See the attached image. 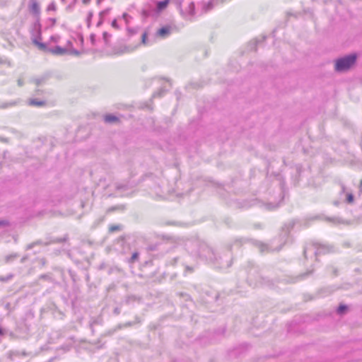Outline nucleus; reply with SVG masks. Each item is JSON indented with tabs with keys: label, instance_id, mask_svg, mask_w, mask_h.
I'll use <instances>...</instances> for the list:
<instances>
[{
	"label": "nucleus",
	"instance_id": "obj_16",
	"mask_svg": "<svg viewBox=\"0 0 362 362\" xmlns=\"http://www.w3.org/2000/svg\"><path fill=\"white\" fill-rule=\"evenodd\" d=\"M18 257H19V255L18 253H13L9 255H7L5 257V262L6 263L11 262Z\"/></svg>",
	"mask_w": 362,
	"mask_h": 362
},
{
	"label": "nucleus",
	"instance_id": "obj_13",
	"mask_svg": "<svg viewBox=\"0 0 362 362\" xmlns=\"http://www.w3.org/2000/svg\"><path fill=\"white\" fill-rule=\"evenodd\" d=\"M136 301H140V298L136 297V296H128L124 300V303L127 305H129Z\"/></svg>",
	"mask_w": 362,
	"mask_h": 362
},
{
	"label": "nucleus",
	"instance_id": "obj_6",
	"mask_svg": "<svg viewBox=\"0 0 362 362\" xmlns=\"http://www.w3.org/2000/svg\"><path fill=\"white\" fill-rule=\"evenodd\" d=\"M30 11L34 15L39 16L40 13V8L39 4L36 0H30L29 5Z\"/></svg>",
	"mask_w": 362,
	"mask_h": 362
},
{
	"label": "nucleus",
	"instance_id": "obj_51",
	"mask_svg": "<svg viewBox=\"0 0 362 362\" xmlns=\"http://www.w3.org/2000/svg\"><path fill=\"white\" fill-rule=\"evenodd\" d=\"M100 269H103V265L101 264L100 267Z\"/></svg>",
	"mask_w": 362,
	"mask_h": 362
},
{
	"label": "nucleus",
	"instance_id": "obj_2",
	"mask_svg": "<svg viewBox=\"0 0 362 362\" xmlns=\"http://www.w3.org/2000/svg\"><path fill=\"white\" fill-rule=\"evenodd\" d=\"M356 59V55H351L340 59L336 62L335 69L338 71H346L354 64Z\"/></svg>",
	"mask_w": 362,
	"mask_h": 362
},
{
	"label": "nucleus",
	"instance_id": "obj_17",
	"mask_svg": "<svg viewBox=\"0 0 362 362\" xmlns=\"http://www.w3.org/2000/svg\"><path fill=\"white\" fill-rule=\"evenodd\" d=\"M139 253L138 252H134L132 254V257L129 259L128 262L130 264H133L135 262L139 260Z\"/></svg>",
	"mask_w": 362,
	"mask_h": 362
},
{
	"label": "nucleus",
	"instance_id": "obj_49",
	"mask_svg": "<svg viewBox=\"0 0 362 362\" xmlns=\"http://www.w3.org/2000/svg\"><path fill=\"white\" fill-rule=\"evenodd\" d=\"M41 92H42V90H40V89H37V90H36V94H37V95H39Z\"/></svg>",
	"mask_w": 362,
	"mask_h": 362
},
{
	"label": "nucleus",
	"instance_id": "obj_29",
	"mask_svg": "<svg viewBox=\"0 0 362 362\" xmlns=\"http://www.w3.org/2000/svg\"><path fill=\"white\" fill-rule=\"evenodd\" d=\"M68 54L78 56L80 54V52L76 49H71L69 50Z\"/></svg>",
	"mask_w": 362,
	"mask_h": 362
},
{
	"label": "nucleus",
	"instance_id": "obj_8",
	"mask_svg": "<svg viewBox=\"0 0 362 362\" xmlns=\"http://www.w3.org/2000/svg\"><path fill=\"white\" fill-rule=\"evenodd\" d=\"M68 240V235H65L63 238H51L49 240L45 242V245H49L55 243H62L66 242Z\"/></svg>",
	"mask_w": 362,
	"mask_h": 362
},
{
	"label": "nucleus",
	"instance_id": "obj_30",
	"mask_svg": "<svg viewBox=\"0 0 362 362\" xmlns=\"http://www.w3.org/2000/svg\"><path fill=\"white\" fill-rule=\"evenodd\" d=\"M90 42L92 44V45H95V42H96V36L95 34H91L90 36Z\"/></svg>",
	"mask_w": 362,
	"mask_h": 362
},
{
	"label": "nucleus",
	"instance_id": "obj_35",
	"mask_svg": "<svg viewBox=\"0 0 362 362\" xmlns=\"http://www.w3.org/2000/svg\"><path fill=\"white\" fill-rule=\"evenodd\" d=\"M38 262H39L41 266H42V267H44L46 264V263H47V260H46V259L45 257L40 258L38 259Z\"/></svg>",
	"mask_w": 362,
	"mask_h": 362
},
{
	"label": "nucleus",
	"instance_id": "obj_26",
	"mask_svg": "<svg viewBox=\"0 0 362 362\" xmlns=\"http://www.w3.org/2000/svg\"><path fill=\"white\" fill-rule=\"evenodd\" d=\"M146 40H147V33L144 32L141 36V43L144 45H146L147 44Z\"/></svg>",
	"mask_w": 362,
	"mask_h": 362
},
{
	"label": "nucleus",
	"instance_id": "obj_48",
	"mask_svg": "<svg viewBox=\"0 0 362 362\" xmlns=\"http://www.w3.org/2000/svg\"><path fill=\"white\" fill-rule=\"evenodd\" d=\"M90 1V0H83V3L85 4H88Z\"/></svg>",
	"mask_w": 362,
	"mask_h": 362
},
{
	"label": "nucleus",
	"instance_id": "obj_43",
	"mask_svg": "<svg viewBox=\"0 0 362 362\" xmlns=\"http://www.w3.org/2000/svg\"><path fill=\"white\" fill-rule=\"evenodd\" d=\"M17 82L19 86H23L24 84L23 80L21 78H19Z\"/></svg>",
	"mask_w": 362,
	"mask_h": 362
},
{
	"label": "nucleus",
	"instance_id": "obj_31",
	"mask_svg": "<svg viewBox=\"0 0 362 362\" xmlns=\"http://www.w3.org/2000/svg\"><path fill=\"white\" fill-rule=\"evenodd\" d=\"M117 209H122L123 210L124 209V206H112L111 208H110L108 209V211H114Z\"/></svg>",
	"mask_w": 362,
	"mask_h": 362
},
{
	"label": "nucleus",
	"instance_id": "obj_15",
	"mask_svg": "<svg viewBox=\"0 0 362 362\" xmlns=\"http://www.w3.org/2000/svg\"><path fill=\"white\" fill-rule=\"evenodd\" d=\"M102 323V319L100 317H97L92 319L90 322V327L92 329V332H94L93 326L95 325H100Z\"/></svg>",
	"mask_w": 362,
	"mask_h": 362
},
{
	"label": "nucleus",
	"instance_id": "obj_38",
	"mask_svg": "<svg viewBox=\"0 0 362 362\" xmlns=\"http://www.w3.org/2000/svg\"><path fill=\"white\" fill-rule=\"evenodd\" d=\"M347 202L352 203L354 202V196L351 194H347Z\"/></svg>",
	"mask_w": 362,
	"mask_h": 362
},
{
	"label": "nucleus",
	"instance_id": "obj_42",
	"mask_svg": "<svg viewBox=\"0 0 362 362\" xmlns=\"http://www.w3.org/2000/svg\"><path fill=\"white\" fill-rule=\"evenodd\" d=\"M49 21L51 22V23H52L51 25L54 26L55 25L57 21H56V18H49Z\"/></svg>",
	"mask_w": 362,
	"mask_h": 362
},
{
	"label": "nucleus",
	"instance_id": "obj_3",
	"mask_svg": "<svg viewBox=\"0 0 362 362\" xmlns=\"http://www.w3.org/2000/svg\"><path fill=\"white\" fill-rule=\"evenodd\" d=\"M155 79H158L159 81V82L161 83L162 86L160 88L158 91L155 92L153 94L152 97L153 98L161 97L171 87L170 81L169 79H166V78H155Z\"/></svg>",
	"mask_w": 362,
	"mask_h": 362
},
{
	"label": "nucleus",
	"instance_id": "obj_24",
	"mask_svg": "<svg viewBox=\"0 0 362 362\" xmlns=\"http://www.w3.org/2000/svg\"><path fill=\"white\" fill-rule=\"evenodd\" d=\"M45 80L46 78L45 77H42L39 78H35L33 80V81L37 86H40L41 83H44Z\"/></svg>",
	"mask_w": 362,
	"mask_h": 362
},
{
	"label": "nucleus",
	"instance_id": "obj_14",
	"mask_svg": "<svg viewBox=\"0 0 362 362\" xmlns=\"http://www.w3.org/2000/svg\"><path fill=\"white\" fill-rule=\"evenodd\" d=\"M45 242H43L41 240H36L35 242H33L30 244H28L26 247V250H31L36 245H45Z\"/></svg>",
	"mask_w": 362,
	"mask_h": 362
},
{
	"label": "nucleus",
	"instance_id": "obj_5",
	"mask_svg": "<svg viewBox=\"0 0 362 362\" xmlns=\"http://www.w3.org/2000/svg\"><path fill=\"white\" fill-rule=\"evenodd\" d=\"M169 4V0H163L156 1V6L153 7L154 11L158 13L165 9Z\"/></svg>",
	"mask_w": 362,
	"mask_h": 362
},
{
	"label": "nucleus",
	"instance_id": "obj_34",
	"mask_svg": "<svg viewBox=\"0 0 362 362\" xmlns=\"http://www.w3.org/2000/svg\"><path fill=\"white\" fill-rule=\"evenodd\" d=\"M9 225L8 221L5 220H0V227H5Z\"/></svg>",
	"mask_w": 362,
	"mask_h": 362
},
{
	"label": "nucleus",
	"instance_id": "obj_4",
	"mask_svg": "<svg viewBox=\"0 0 362 362\" xmlns=\"http://www.w3.org/2000/svg\"><path fill=\"white\" fill-rule=\"evenodd\" d=\"M45 52H49L57 56H64L69 52V49L66 48L61 47L60 46H55L54 47H48L47 49H42Z\"/></svg>",
	"mask_w": 362,
	"mask_h": 362
},
{
	"label": "nucleus",
	"instance_id": "obj_52",
	"mask_svg": "<svg viewBox=\"0 0 362 362\" xmlns=\"http://www.w3.org/2000/svg\"><path fill=\"white\" fill-rule=\"evenodd\" d=\"M62 1H64V0H62Z\"/></svg>",
	"mask_w": 362,
	"mask_h": 362
},
{
	"label": "nucleus",
	"instance_id": "obj_25",
	"mask_svg": "<svg viewBox=\"0 0 362 362\" xmlns=\"http://www.w3.org/2000/svg\"><path fill=\"white\" fill-rule=\"evenodd\" d=\"M109 11H110V9L107 8V9H105V10L102 11L101 12H100V13H99L100 18H104V17L108 14Z\"/></svg>",
	"mask_w": 362,
	"mask_h": 362
},
{
	"label": "nucleus",
	"instance_id": "obj_36",
	"mask_svg": "<svg viewBox=\"0 0 362 362\" xmlns=\"http://www.w3.org/2000/svg\"><path fill=\"white\" fill-rule=\"evenodd\" d=\"M5 309L6 310H8V313H10L11 311H12V309H11V305L10 303H7L6 305H5Z\"/></svg>",
	"mask_w": 362,
	"mask_h": 362
},
{
	"label": "nucleus",
	"instance_id": "obj_28",
	"mask_svg": "<svg viewBox=\"0 0 362 362\" xmlns=\"http://www.w3.org/2000/svg\"><path fill=\"white\" fill-rule=\"evenodd\" d=\"M92 17H93V13L92 12H89L88 14V16H87V25H88V27H90V25Z\"/></svg>",
	"mask_w": 362,
	"mask_h": 362
},
{
	"label": "nucleus",
	"instance_id": "obj_19",
	"mask_svg": "<svg viewBox=\"0 0 362 362\" xmlns=\"http://www.w3.org/2000/svg\"><path fill=\"white\" fill-rule=\"evenodd\" d=\"M140 322H141L140 318L138 316H136L135 317V321H134V322H127L124 324V327H131V326H133L134 325H135L136 323H140Z\"/></svg>",
	"mask_w": 362,
	"mask_h": 362
},
{
	"label": "nucleus",
	"instance_id": "obj_37",
	"mask_svg": "<svg viewBox=\"0 0 362 362\" xmlns=\"http://www.w3.org/2000/svg\"><path fill=\"white\" fill-rule=\"evenodd\" d=\"M112 26L116 29L119 28V25L116 19H114L111 23Z\"/></svg>",
	"mask_w": 362,
	"mask_h": 362
},
{
	"label": "nucleus",
	"instance_id": "obj_44",
	"mask_svg": "<svg viewBox=\"0 0 362 362\" xmlns=\"http://www.w3.org/2000/svg\"><path fill=\"white\" fill-rule=\"evenodd\" d=\"M28 259V255H25L23 256L21 259V263H24L27 259Z\"/></svg>",
	"mask_w": 362,
	"mask_h": 362
},
{
	"label": "nucleus",
	"instance_id": "obj_40",
	"mask_svg": "<svg viewBox=\"0 0 362 362\" xmlns=\"http://www.w3.org/2000/svg\"><path fill=\"white\" fill-rule=\"evenodd\" d=\"M346 309V307L345 305H340L338 308V312L339 313H342Z\"/></svg>",
	"mask_w": 362,
	"mask_h": 362
},
{
	"label": "nucleus",
	"instance_id": "obj_27",
	"mask_svg": "<svg viewBox=\"0 0 362 362\" xmlns=\"http://www.w3.org/2000/svg\"><path fill=\"white\" fill-rule=\"evenodd\" d=\"M14 105H15V103H3L1 105H0V108L5 109L8 107L13 106Z\"/></svg>",
	"mask_w": 362,
	"mask_h": 362
},
{
	"label": "nucleus",
	"instance_id": "obj_41",
	"mask_svg": "<svg viewBox=\"0 0 362 362\" xmlns=\"http://www.w3.org/2000/svg\"><path fill=\"white\" fill-rule=\"evenodd\" d=\"M120 312H121L120 308H118V307L115 308L114 309V310H113V313H114L115 315H119V314H120Z\"/></svg>",
	"mask_w": 362,
	"mask_h": 362
},
{
	"label": "nucleus",
	"instance_id": "obj_9",
	"mask_svg": "<svg viewBox=\"0 0 362 362\" xmlns=\"http://www.w3.org/2000/svg\"><path fill=\"white\" fill-rule=\"evenodd\" d=\"M115 189L117 192H120L122 193L125 192L126 191L131 189V187L128 183H115Z\"/></svg>",
	"mask_w": 362,
	"mask_h": 362
},
{
	"label": "nucleus",
	"instance_id": "obj_12",
	"mask_svg": "<svg viewBox=\"0 0 362 362\" xmlns=\"http://www.w3.org/2000/svg\"><path fill=\"white\" fill-rule=\"evenodd\" d=\"M106 123H114L119 121V118L113 115L109 114L104 117Z\"/></svg>",
	"mask_w": 362,
	"mask_h": 362
},
{
	"label": "nucleus",
	"instance_id": "obj_33",
	"mask_svg": "<svg viewBox=\"0 0 362 362\" xmlns=\"http://www.w3.org/2000/svg\"><path fill=\"white\" fill-rule=\"evenodd\" d=\"M59 40V37L58 35H52L50 37V41L53 42H57Z\"/></svg>",
	"mask_w": 362,
	"mask_h": 362
},
{
	"label": "nucleus",
	"instance_id": "obj_32",
	"mask_svg": "<svg viewBox=\"0 0 362 362\" xmlns=\"http://www.w3.org/2000/svg\"><path fill=\"white\" fill-rule=\"evenodd\" d=\"M55 10H56V5L54 2H52L48 6L47 11H55Z\"/></svg>",
	"mask_w": 362,
	"mask_h": 362
},
{
	"label": "nucleus",
	"instance_id": "obj_50",
	"mask_svg": "<svg viewBox=\"0 0 362 362\" xmlns=\"http://www.w3.org/2000/svg\"><path fill=\"white\" fill-rule=\"evenodd\" d=\"M68 45H70V46H71V45H72V42H71V41H69V42H68Z\"/></svg>",
	"mask_w": 362,
	"mask_h": 362
},
{
	"label": "nucleus",
	"instance_id": "obj_21",
	"mask_svg": "<svg viewBox=\"0 0 362 362\" xmlns=\"http://www.w3.org/2000/svg\"><path fill=\"white\" fill-rule=\"evenodd\" d=\"M121 229V226L119 225H112L109 228V232L114 233L118 231Z\"/></svg>",
	"mask_w": 362,
	"mask_h": 362
},
{
	"label": "nucleus",
	"instance_id": "obj_47",
	"mask_svg": "<svg viewBox=\"0 0 362 362\" xmlns=\"http://www.w3.org/2000/svg\"><path fill=\"white\" fill-rule=\"evenodd\" d=\"M4 334V329L0 327V335H3Z\"/></svg>",
	"mask_w": 362,
	"mask_h": 362
},
{
	"label": "nucleus",
	"instance_id": "obj_46",
	"mask_svg": "<svg viewBox=\"0 0 362 362\" xmlns=\"http://www.w3.org/2000/svg\"><path fill=\"white\" fill-rule=\"evenodd\" d=\"M104 18H100L99 21L97 23V26L99 27L103 23Z\"/></svg>",
	"mask_w": 362,
	"mask_h": 362
},
{
	"label": "nucleus",
	"instance_id": "obj_23",
	"mask_svg": "<svg viewBox=\"0 0 362 362\" xmlns=\"http://www.w3.org/2000/svg\"><path fill=\"white\" fill-rule=\"evenodd\" d=\"M129 52V50L127 47H124L123 49H121L119 50H117V49L115 50V53L116 54H122L124 52Z\"/></svg>",
	"mask_w": 362,
	"mask_h": 362
},
{
	"label": "nucleus",
	"instance_id": "obj_22",
	"mask_svg": "<svg viewBox=\"0 0 362 362\" xmlns=\"http://www.w3.org/2000/svg\"><path fill=\"white\" fill-rule=\"evenodd\" d=\"M13 274H9L6 276H0V281L1 282H6L11 280L13 278Z\"/></svg>",
	"mask_w": 362,
	"mask_h": 362
},
{
	"label": "nucleus",
	"instance_id": "obj_45",
	"mask_svg": "<svg viewBox=\"0 0 362 362\" xmlns=\"http://www.w3.org/2000/svg\"><path fill=\"white\" fill-rule=\"evenodd\" d=\"M124 324H119L115 329H117V331L119 329H121L122 328H124Z\"/></svg>",
	"mask_w": 362,
	"mask_h": 362
},
{
	"label": "nucleus",
	"instance_id": "obj_18",
	"mask_svg": "<svg viewBox=\"0 0 362 362\" xmlns=\"http://www.w3.org/2000/svg\"><path fill=\"white\" fill-rule=\"evenodd\" d=\"M39 279H43V280H46V281H48L51 283H54V280L53 279V278L51 276L50 274H41L40 276H39Z\"/></svg>",
	"mask_w": 362,
	"mask_h": 362
},
{
	"label": "nucleus",
	"instance_id": "obj_20",
	"mask_svg": "<svg viewBox=\"0 0 362 362\" xmlns=\"http://www.w3.org/2000/svg\"><path fill=\"white\" fill-rule=\"evenodd\" d=\"M111 37V35L109 34L107 32H104L103 34V38L105 42V45H109V39Z\"/></svg>",
	"mask_w": 362,
	"mask_h": 362
},
{
	"label": "nucleus",
	"instance_id": "obj_7",
	"mask_svg": "<svg viewBox=\"0 0 362 362\" xmlns=\"http://www.w3.org/2000/svg\"><path fill=\"white\" fill-rule=\"evenodd\" d=\"M170 27L169 26H163L158 30L156 32V35L161 37V38H165L170 34Z\"/></svg>",
	"mask_w": 362,
	"mask_h": 362
},
{
	"label": "nucleus",
	"instance_id": "obj_39",
	"mask_svg": "<svg viewBox=\"0 0 362 362\" xmlns=\"http://www.w3.org/2000/svg\"><path fill=\"white\" fill-rule=\"evenodd\" d=\"M115 332H117V329H112L109 330L105 335V336H110L113 334Z\"/></svg>",
	"mask_w": 362,
	"mask_h": 362
},
{
	"label": "nucleus",
	"instance_id": "obj_11",
	"mask_svg": "<svg viewBox=\"0 0 362 362\" xmlns=\"http://www.w3.org/2000/svg\"><path fill=\"white\" fill-rule=\"evenodd\" d=\"M155 13L153 6H149L148 8H144L141 11V14L144 18H148L152 16Z\"/></svg>",
	"mask_w": 362,
	"mask_h": 362
},
{
	"label": "nucleus",
	"instance_id": "obj_10",
	"mask_svg": "<svg viewBox=\"0 0 362 362\" xmlns=\"http://www.w3.org/2000/svg\"><path fill=\"white\" fill-rule=\"evenodd\" d=\"M28 105L30 106H37V107H42L45 106L46 102L45 100H40L35 98H31L28 100Z\"/></svg>",
	"mask_w": 362,
	"mask_h": 362
},
{
	"label": "nucleus",
	"instance_id": "obj_1",
	"mask_svg": "<svg viewBox=\"0 0 362 362\" xmlns=\"http://www.w3.org/2000/svg\"><path fill=\"white\" fill-rule=\"evenodd\" d=\"M31 40L33 43L40 50L47 49V45L45 42H42V25L40 19L37 18L33 24L31 30Z\"/></svg>",
	"mask_w": 362,
	"mask_h": 362
}]
</instances>
